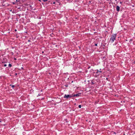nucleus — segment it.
Instances as JSON below:
<instances>
[{"instance_id": "nucleus-6", "label": "nucleus", "mask_w": 135, "mask_h": 135, "mask_svg": "<svg viewBox=\"0 0 135 135\" xmlns=\"http://www.w3.org/2000/svg\"><path fill=\"white\" fill-rule=\"evenodd\" d=\"M95 73L96 74V75H97V74H99V70L98 69H97L95 70Z\"/></svg>"}, {"instance_id": "nucleus-29", "label": "nucleus", "mask_w": 135, "mask_h": 135, "mask_svg": "<svg viewBox=\"0 0 135 135\" xmlns=\"http://www.w3.org/2000/svg\"><path fill=\"white\" fill-rule=\"evenodd\" d=\"M12 49H13L14 48V47H12Z\"/></svg>"}, {"instance_id": "nucleus-26", "label": "nucleus", "mask_w": 135, "mask_h": 135, "mask_svg": "<svg viewBox=\"0 0 135 135\" xmlns=\"http://www.w3.org/2000/svg\"><path fill=\"white\" fill-rule=\"evenodd\" d=\"M120 4H122V2H120Z\"/></svg>"}, {"instance_id": "nucleus-24", "label": "nucleus", "mask_w": 135, "mask_h": 135, "mask_svg": "<svg viewBox=\"0 0 135 135\" xmlns=\"http://www.w3.org/2000/svg\"><path fill=\"white\" fill-rule=\"evenodd\" d=\"M53 3L54 4H55V2H53Z\"/></svg>"}, {"instance_id": "nucleus-11", "label": "nucleus", "mask_w": 135, "mask_h": 135, "mask_svg": "<svg viewBox=\"0 0 135 135\" xmlns=\"http://www.w3.org/2000/svg\"><path fill=\"white\" fill-rule=\"evenodd\" d=\"M98 101L97 102H95V104H97L98 103Z\"/></svg>"}, {"instance_id": "nucleus-14", "label": "nucleus", "mask_w": 135, "mask_h": 135, "mask_svg": "<svg viewBox=\"0 0 135 135\" xmlns=\"http://www.w3.org/2000/svg\"><path fill=\"white\" fill-rule=\"evenodd\" d=\"M4 66L6 67L7 66V65L6 64H4Z\"/></svg>"}, {"instance_id": "nucleus-16", "label": "nucleus", "mask_w": 135, "mask_h": 135, "mask_svg": "<svg viewBox=\"0 0 135 135\" xmlns=\"http://www.w3.org/2000/svg\"><path fill=\"white\" fill-rule=\"evenodd\" d=\"M18 1V0H16V1L15 2H16V3H17V2Z\"/></svg>"}, {"instance_id": "nucleus-2", "label": "nucleus", "mask_w": 135, "mask_h": 135, "mask_svg": "<svg viewBox=\"0 0 135 135\" xmlns=\"http://www.w3.org/2000/svg\"><path fill=\"white\" fill-rule=\"evenodd\" d=\"M73 97V94H68V95L65 94L64 95V98L66 99H68Z\"/></svg>"}, {"instance_id": "nucleus-5", "label": "nucleus", "mask_w": 135, "mask_h": 135, "mask_svg": "<svg viewBox=\"0 0 135 135\" xmlns=\"http://www.w3.org/2000/svg\"><path fill=\"white\" fill-rule=\"evenodd\" d=\"M99 74H97V75L99 76L101 74V73H102V71H101V69H100V70H99Z\"/></svg>"}, {"instance_id": "nucleus-1", "label": "nucleus", "mask_w": 135, "mask_h": 135, "mask_svg": "<svg viewBox=\"0 0 135 135\" xmlns=\"http://www.w3.org/2000/svg\"><path fill=\"white\" fill-rule=\"evenodd\" d=\"M116 34H113L112 35L109 40V42L113 43L115 39Z\"/></svg>"}, {"instance_id": "nucleus-28", "label": "nucleus", "mask_w": 135, "mask_h": 135, "mask_svg": "<svg viewBox=\"0 0 135 135\" xmlns=\"http://www.w3.org/2000/svg\"><path fill=\"white\" fill-rule=\"evenodd\" d=\"M17 73H16L15 74V75H17Z\"/></svg>"}, {"instance_id": "nucleus-9", "label": "nucleus", "mask_w": 135, "mask_h": 135, "mask_svg": "<svg viewBox=\"0 0 135 135\" xmlns=\"http://www.w3.org/2000/svg\"><path fill=\"white\" fill-rule=\"evenodd\" d=\"M78 107H79V108H81V105H79V106H78Z\"/></svg>"}, {"instance_id": "nucleus-21", "label": "nucleus", "mask_w": 135, "mask_h": 135, "mask_svg": "<svg viewBox=\"0 0 135 135\" xmlns=\"http://www.w3.org/2000/svg\"><path fill=\"white\" fill-rule=\"evenodd\" d=\"M14 60H16V58H14Z\"/></svg>"}, {"instance_id": "nucleus-8", "label": "nucleus", "mask_w": 135, "mask_h": 135, "mask_svg": "<svg viewBox=\"0 0 135 135\" xmlns=\"http://www.w3.org/2000/svg\"><path fill=\"white\" fill-rule=\"evenodd\" d=\"M8 66L11 67L12 66V65L11 64H9L8 65Z\"/></svg>"}, {"instance_id": "nucleus-10", "label": "nucleus", "mask_w": 135, "mask_h": 135, "mask_svg": "<svg viewBox=\"0 0 135 135\" xmlns=\"http://www.w3.org/2000/svg\"><path fill=\"white\" fill-rule=\"evenodd\" d=\"M11 54L12 55H13L14 53H13V52H11Z\"/></svg>"}, {"instance_id": "nucleus-27", "label": "nucleus", "mask_w": 135, "mask_h": 135, "mask_svg": "<svg viewBox=\"0 0 135 135\" xmlns=\"http://www.w3.org/2000/svg\"><path fill=\"white\" fill-rule=\"evenodd\" d=\"M38 1L40 2H41V0H38Z\"/></svg>"}, {"instance_id": "nucleus-23", "label": "nucleus", "mask_w": 135, "mask_h": 135, "mask_svg": "<svg viewBox=\"0 0 135 135\" xmlns=\"http://www.w3.org/2000/svg\"><path fill=\"white\" fill-rule=\"evenodd\" d=\"M91 83H92L93 84H94V83L93 82H91Z\"/></svg>"}, {"instance_id": "nucleus-34", "label": "nucleus", "mask_w": 135, "mask_h": 135, "mask_svg": "<svg viewBox=\"0 0 135 135\" xmlns=\"http://www.w3.org/2000/svg\"><path fill=\"white\" fill-rule=\"evenodd\" d=\"M109 0L110 1H112V0Z\"/></svg>"}, {"instance_id": "nucleus-33", "label": "nucleus", "mask_w": 135, "mask_h": 135, "mask_svg": "<svg viewBox=\"0 0 135 135\" xmlns=\"http://www.w3.org/2000/svg\"><path fill=\"white\" fill-rule=\"evenodd\" d=\"M73 81H72V82H71V83H73Z\"/></svg>"}, {"instance_id": "nucleus-32", "label": "nucleus", "mask_w": 135, "mask_h": 135, "mask_svg": "<svg viewBox=\"0 0 135 135\" xmlns=\"http://www.w3.org/2000/svg\"><path fill=\"white\" fill-rule=\"evenodd\" d=\"M68 86V85H66V86H67H67Z\"/></svg>"}, {"instance_id": "nucleus-19", "label": "nucleus", "mask_w": 135, "mask_h": 135, "mask_svg": "<svg viewBox=\"0 0 135 135\" xmlns=\"http://www.w3.org/2000/svg\"><path fill=\"white\" fill-rule=\"evenodd\" d=\"M15 31H17V30H16V29H15Z\"/></svg>"}, {"instance_id": "nucleus-18", "label": "nucleus", "mask_w": 135, "mask_h": 135, "mask_svg": "<svg viewBox=\"0 0 135 135\" xmlns=\"http://www.w3.org/2000/svg\"><path fill=\"white\" fill-rule=\"evenodd\" d=\"M21 69H23V67H21Z\"/></svg>"}, {"instance_id": "nucleus-7", "label": "nucleus", "mask_w": 135, "mask_h": 135, "mask_svg": "<svg viewBox=\"0 0 135 135\" xmlns=\"http://www.w3.org/2000/svg\"><path fill=\"white\" fill-rule=\"evenodd\" d=\"M10 86H11L12 87V88H14V87H15V86L14 85H10Z\"/></svg>"}, {"instance_id": "nucleus-15", "label": "nucleus", "mask_w": 135, "mask_h": 135, "mask_svg": "<svg viewBox=\"0 0 135 135\" xmlns=\"http://www.w3.org/2000/svg\"><path fill=\"white\" fill-rule=\"evenodd\" d=\"M95 46H97V44H95Z\"/></svg>"}, {"instance_id": "nucleus-20", "label": "nucleus", "mask_w": 135, "mask_h": 135, "mask_svg": "<svg viewBox=\"0 0 135 135\" xmlns=\"http://www.w3.org/2000/svg\"><path fill=\"white\" fill-rule=\"evenodd\" d=\"M106 80H108V78H106Z\"/></svg>"}, {"instance_id": "nucleus-22", "label": "nucleus", "mask_w": 135, "mask_h": 135, "mask_svg": "<svg viewBox=\"0 0 135 135\" xmlns=\"http://www.w3.org/2000/svg\"><path fill=\"white\" fill-rule=\"evenodd\" d=\"M90 67L89 66V67H88V69H89V68H90Z\"/></svg>"}, {"instance_id": "nucleus-25", "label": "nucleus", "mask_w": 135, "mask_h": 135, "mask_svg": "<svg viewBox=\"0 0 135 135\" xmlns=\"http://www.w3.org/2000/svg\"><path fill=\"white\" fill-rule=\"evenodd\" d=\"M28 41L29 42H30V40H28Z\"/></svg>"}, {"instance_id": "nucleus-3", "label": "nucleus", "mask_w": 135, "mask_h": 135, "mask_svg": "<svg viewBox=\"0 0 135 135\" xmlns=\"http://www.w3.org/2000/svg\"><path fill=\"white\" fill-rule=\"evenodd\" d=\"M81 93H79L76 94H73V97H79L81 95Z\"/></svg>"}, {"instance_id": "nucleus-4", "label": "nucleus", "mask_w": 135, "mask_h": 135, "mask_svg": "<svg viewBox=\"0 0 135 135\" xmlns=\"http://www.w3.org/2000/svg\"><path fill=\"white\" fill-rule=\"evenodd\" d=\"M120 8L119 6H116V10L118 12L120 10Z\"/></svg>"}, {"instance_id": "nucleus-12", "label": "nucleus", "mask_w": 135, "mask_h": 135, "mask_svg": "<svg viewBox=\"0 0 135 135\" xmlns=\"http://www.w3.org/2000/svg\"><path fill=\"white\" fill-rule=\"evenodd\" d=\"M12 3L13 4H16L15 2H13Z\"/></svg>"}, {"instance_id": "nucleus-13", "label": "nucleus", "mask_w": 135, "mask_h": 135, "mask_svg": "<svg viewBox=\"0 0 135 135\" xmlns=\"http://www.w3.org/2000/svg\"><path fill=\"white\" fill-rule=\"evenodd\" d=\"M44 2H46L47 1V0H42Z\"/></svg>"}, {"instance_id": "nucleus-17", "label": "nucleus", "mask_w": 135, "mask_h": 135, "mask_svg": "<svg viewBox=\"0 0 135 135\" xmlns=\"http://www.w3.org/2000/svg\"><path fill=\"white\" fill-rule=\"evenodd\" d=\"M18 16L20 17V16L21 15L20 14H18Z\"/></svg>"}, {"instance_id": "nucleus-31", "label": "nucleus", "mask_w": 135, "mask_h": 135, "mask_svg": "<svg viewBox=\"0 0 135 135\" xmlns=\"http://www.w3.org/2000/svg\"><path fill=\"white\" fill-rule=\"evenodd\" d=\"M44 53V51H42V53Z\"/></svg>"}, {"instance_id": "nucleus-30", "label": "nucleus", "mask_w": 135, "mask_h": 135, "mask_svg": "<svg viewBox=\"0 0 135 135\" xmlns=\"http://www.w3.org/2000/svg\"><path fill=\"white\" fill-rule=\"evenodd\" d=\"M114 133L115 134H116V133L115 132H114Z\"/></svg>"}]
</instances>
